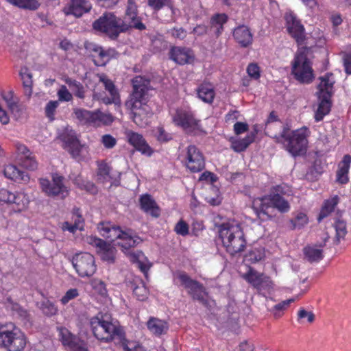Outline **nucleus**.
Returning a JSON list of instances; mask_svg holds the SVG:
<instances>
[{
    "label": "nucleus",
    "mask_w": 351,
    "mask_h": 351,
    "mask_svg": "<svg viewBox=\"0 0 351 351\" xmlns=\"http://www.w3.org/2000/svg\"><path fill=\"white\" fill-rule=\"evenodd\" d=\"M92 27L95 31L105 34L112 40H117L121 34L130 32L132 29L140 31L146 29L138 13L128 12H125L123 17L105 12L93 23Z\"/></svg>",
    "instance_id": "nucleus-1"
},
{
    "label": "nucleus",
    "mask_w": 351,
    "mask_h": 351,
    "mask_svg": "<svg viewBox=\"0 0 351 351\" xmlns=\"http://www.w3.org/2000/svg\"><path fill=\"white\" fill-rule=\"evenodd\" d=\"M150 81L143 77L136 76L132 80V92L125 102V107L132 114V119L136 125H142L139 116L145 115L150 118L152 108L147 104Z\"/></svg>",
    "instance_id": "nucleus-2"
},
{
    "label": "nucleus",
    "mask_w": 351,
    "mask_h": 351,
    "mask_svg": "<svg viewBox=\"0 0 351 351\" xmlns=\"http://www.w3.org/2000/svg\"><path fill=\"white\" fill-rule=\"evenodd\" d=\"M219 233L223 246L230 254L233 256L244 250L246 241L239 225L223 223L219 227Z\"/></svg>",
    "instance_id": "nucleus-3"
},
{
    "label": "nucleus",
    "mask_w": 351,
    "mask_h": 351,
    "mask_svg": "<svg viewBox=\"0 0 351 351\" xmlns=\"http://www.w3.org/2000/svg\"><path fill=\"white\" fill-rule=\"evenodd\" d=\"M277 143L284 144L286 149L294 157L304 155L307 150L308 140L305 132L295 130L284 127L280 136H272Z\"/></svg>",
    "instance_id": "nucleus-4"
},
{
    "label": "nucleus",
    "mask_w": 351,
    "mask_h": 351,
    "mask_svg": "<svg viewBox=\"0 0 351 351\" xmlns=\"http://www.w3.org/2000/svg\"><path fill=\"white\" fill-rule=\"evenodd\" d=\"M98 230L101 236L109 239L110 242L117 239L123 240V242L119 243V245L125 249L134 247L143 241L139 237L134 235L132 230L123 231L119 226L112 225L110 222L99 223Z\"/></svg>",
    "instance_id": "nucleus-5"
},
{
    "label": "nucleus",
    "mask_w": 351,
    "mask_h": 351,
    "mask_svg": "<svg viewBox=\"0 0 351 351\" xmlns=\"http://www.w3.org/2000/svg\"><path fill=\"white\" fill-rule=\"evenodd\" d=\"M332 75V73H328L324 76L319 77L321 82L317 86V95L319 103L315 114L316 121L322 120L324 117L328 114L330 110V98L332 95L333 84L335 83L334 81L330 80Z\"/></svg>",
    "instance_id": "nucleus-6"
},
{
    "label": "nucleus",
    "mask_w": 351,
    "mask_h": 351,
    "mask_svg": "<svg viewBox=\"0 0 351 351\" xmlns=\"http://www.w3.org/2000/svg\"><path fill=\"white\" fill-rule=\"evenodd\" d=\"M94 336L100 341L110 342L118 326L112 322L111 315L99 313L90 321Z\"/></svg>",
    "instance_id": "nucleus-7"
},
{
    "label": "nucleus",
    "mask_w": 351,
    "mask_h": 351,
    "mask_svg": "<svg viewBox=\"0 0 351 351\" xmlns=\"http://www.w3.org/2000/svg\"><path fill=\"white\" fill-rule=\"evenodd\" d=\"M291 73L301 84H310L314 78L311 62L304 52L297 53L291 63Z\"/></svg>",
    "instance_id": "nucleus-8"
},
{
    "label": "nucleus",
    "mask_w": 351,
    "mask_h": 351,
    "mask_svg": "<svg viewBox=\"0 0 351 351\" xmlns=\"http://www.w3.org/2000/svg\"><path fill=\"white\" fill-rule=\"evenodd\" d=\"M26 346L25 335L19 330L9 329L5 326H0V348L8 351H22Z\"/></svg>",
    "instance_id": "nucleus-9"
},
{
    "label": "nucleus",
    "mask_w": 351,
    "mask_h": 351,
    "mask_svg": "<svg viewBox=\"0 0 351 351\" xmlns=\"http://www.w3.org/2000/svg\"><path fill=\"white\" fill-rule=\"evenodd\" d=\"M243 278L250 283L257 292L266 297V295H271L274 291V283L270 277L263 273H260L252 267H250L247 272Z\"/></svg>",
    "instance_id": "nucleus-10"
},
{
    "label": "nucleus",
    "mask_w": 351,
    "mask_h": 351,
    "mask_svg": "<svg viewBox=\"0 0 351 351\" xmlns=\"http://www.w3.org/2000/svg\"><path fill=\"white\" fill-rule=\"evenodd\" d=\"M178 278L180 285L184 287L193 300L198 301L204 306L208 305L206 299V289L202 284L195 280H193L184 271L178 274Z\"/></svg>",
    "instance_id": "nucleus-11"
},
{
    "label": "nucleus",
    "mask_w": 351,
    "mask_h": 351,
    "mask_svg": "<svg viewBox=\"0 0 351 351\" xmlns=\"http://www.w3.org/2000/svg\"><path fill=\"white\" fill-rule=\"evenodd\" d=\"M72 265L81 277L92 276L97 269L94 256L88 252L75 254L72 258Z\"/></svg>",
    "instance_id": "nucleus-12"
},
{
    "label": "nucleus",
    "mask_w": 351,
    "mask_h": 351,
    "mask_svg": "<svg viewBox=\"0 0 351 351\" xmlns=\"http://www.w3.org/2000/svg\"><path fill=\"white\" fill-rule=\"evenodd\" d=\"M173 121L178 125L181 126L187 134L193 135H197L200 132L206 134L201 128L199 121L197 120L189 112H177L173 117Z\"/></svg>",
    "instance_id": "nucleus-13"
},
{
    "label": "nucleus",
    "mask_w": 351,
    "mask_h": 351,
    "mask_svg": "<svg viewBox=\"0 0 351 351\" xmlns=\"http://www.w3.org/2000/svg\"><path fill=\"white\" fill-rule=\"evenodd\" d=\"M63 177H53L51 182L47 179H40V184L41 189L48 196L62 195V198H64L68 195V191L63 184Z\"/></svg>",
    "instance_id": "nucleus-14"
},
{
    "label": "nucleus",
    "mask_w": 351,
    "mask_h": 351,
    "mask_svg": "<svg viewBox=\"0 0 351 351\" xmlns=\"http://www.w3.org/2000/svg\"><path fill=\"white\" fill-rule=\"evenodd\" d=\"M186 165L192 172L201 171L205 167L203 154L195 145H189L187 147Z\"/></svg>",
    "instance_id": "nucleus-15"
},
{
    "label": "nucleus",
    "mask_w": 351,
    "mask_h": 351,
    "mask_svg": "<svg viewBox=\"0 0 351 351\" xmlns=\"http://www.w3.org/2000/svg\"><path fill=\"white\" fill-rule=\"evenodd\" d=\"M59 335L62 345L70 351H88L83 341H80L78 337L72 334L67 328H60Z\"/></svg>",
    "instance_id": "nucleus-16"
},
{
    "label": "nucleus",
    "mask_w": 351,
    "mask_h": 351,
    "mask_svg": "<svg viewBox=\"0 0 351 351\" xmlns=\"http://www.w3.org/2000/svg\"><path fill=\"white\" fill-rule=\"evenodd\" d=\"M60 139L64 143V148L73 158H77L80 156L82 146L74 131L66 130L60 136Z\"/></svg>",
    "instance_id": "nucleus-17"
},
{
    "label": "nucleus",
    "mask_w": 351,
    "mask_h": 351,
    "mask_svg": "<svg viewBox=\"0 0 351 351\" xmlns=\"http://www.w3.org/2000/svg\"><path fill=\"white\" fill-rule=\"evenodd\" d=\"M285 19L288 32L299 45H302L306 37L304 26L293 14H287Z\"/></svg>",
    "instance_id": "nucleus-18"
},
{
    "label": "nucleus",
    "mask_w": 351,
    "mask_h": 351,
    "mask_svg": "<svg viewBox=\"0 0 351 351\" xmlns=\"http://www.w3.org/2000/svg\"><path fill=\"white\" fill-rule=\"evenodd\" d=\"M125 135L129 143L136 150L148 156L152 155L153 150L141 134L128 130L125 132Z\"/></svg>",
    "instance_id": "nucleus-19"
},
{
    "label": "nucleus",
    "mask_w": 351,
    "mask_h": 351,
    "mask_svg": "<svg viewBox=\"0 0 351 351\" xmlns=\"http://www.w3.org/2000/svg\"><path fill=\"white\" fill-rule=\"evenodd\" d=\"M92 6L86 0H72L68 7L64 8L66 15L72 14L77 18L90 11Z\"/></svg>",
    "instance_id": "nucleus-20"
},
{
    "label": "nucleus",
    "mask_w": 351,
    "mask_h": 351,
    "mask_svg": "<svg viewBox=\"0 0 351 351\" xmlns=\"http://www.w3.org/2000/svg\"><path fill=\"white\" fill-rule=\"evenodd\" d=\"M170 58L179 64L191 63L193 60L192 51L186 47H173L169 51Z\"/></svg>",
    "instance_id": "nucleus-21"
},
{
    "label": "nucleus",
    "mask_w": 351,
    "mask_h": 351,
    "mask_svg": "<svg viewBox=\"0 0 351 351\" xmlns=\"http://www.w3.org/2000/svg\"><path fill=\"white\" fill-rule=\"evenodd\" d=\"M236 41L243 47H247L252 43L253 35L250 28L245 25L236 27L233 32Z\"/></svg>",
    "instance_id": "nucleus-22"
},
{
    "label": "nucleus",
    "mask_w": 351,
    "mask_h": 351,
    "mask_svg": "<svg viewBox=\"0 0 351 351\" xmlns=\"http://www.w3.org/2000/svg\"><path fill=\"white\" fill-rule=\"evenodd\" d=\"M127 285L132 290L137 300L144 301L147 298L149 291L141 278H134L132 280L128 281Z\"/></svg>",
    "instance_id": "nucleus-23"
},
{
    "label": "nucleus",
    "mask_w": 351,
    "mask_h": 351,
    "mask_svg": "<svg viewBox=\"0 0 351 351\" xmlns=\"http://www.w3.org/2000/svg\"><path fill=\"white\" fill-rule=\"evenodd\" d=\"M141 208L145 213L150 214L152 217H158L160 216V208L155 200L149 194H145L139 199Z\"/></svg>",
    "instance_id": "nucleus-24"
},
{
    "label": "nucleus",
    "mask_w": 351,
    "mask_h": 351,
    "mask_svg": "<svg viewBox=\"0 0 351 351\" xmlns=\"http://www.w3.org/2000/svg\"><path fill=\"white\" fill-rule=\"evenodd\" d=\"M271 195L264 196L263 197L260 199V203L258 205L253 204L252 208L257 217L262 219L265 220V219L262 218L263 216H266L267 219H271L273 216L269 213V209L273 208V205L271 204Z\"/></svg>",
    "instance_id": "nucleus-25"
},
{
    "label": "nucleus",
    "mask_w": 351,
    "mask_h": 351,
    "mask_svg": "<svg viewBox=\"0 0 351 351\" xmlns=\"http://www.w3.org/2000/svg\"><path fill=\"white\" fill-rule=\"evenodd\" d=\"M351 163V156L346 154L343 156L342 161L339 165L337 171L336 181L341 184H346L349 182L348 172Z\"/></svg>",
    "instance_id": "nucleus-26"
},
{
    "label": "nucleus",
    "mask_w": 351,
    "mask_h": 351,
    "mask_svg": "<svg viewBox=\"0 0 351 351\" xmlns=\"http://www.w3.org/2000/svg\"><path fill=\"white\" fill-rule=\"evenodd\" d=\"M228 21L226 14H217L210 19L209 32H213L215 36L219 37L223 31V25Z\"/></svg>",
    "instance_id": "nucleus-27"
},
{
    "label": "nucleus",
    "mask_w": 351,
    "mask_h": 351,
    "mask_svg": "<svg viewBox=\"0 0 351 351\" xmlns=\"http://www.w3.org/2000/svg\"><path fill=\"white\" fill-rule=\"evenodd\" d=\"M3 173L6 178L16 182L23 181L26 182L29 180V176L23 171L19 169L15 165H7Z\"/></svg>",
    "instance_id": "nucleus-28"
},
{
    "label": "nucleus",
    "mask_w": 351,
    "mask_h": 351,
    "mask_svg": "<svg viewBox=\"0 0 351 351\" xmlns=\"http://www.w3.org/2000/svg\"><path fill=\"white\" fill-rule=\"evenodd\" d=\"M256 134L257 130L254 129L245 138L233 141L232 143V149L237 152H243L254 141Z\"/></svg>",
    "instance_id": "nucleus-29"
},
{
    "label": "nucleus",
    "mask_w": 351,
    "mask_h": 351,
    "mask_svg": "<svg viewBox=\"0 0 351 351\" xmlns=\"http://www.w3.org/2000/svg\"><path fill=\"white\" fill-rule=\"evenodd\" d=\"M147 325L148 329L156 335L167 332L169 328L167 322L155 317H151Z\"/></svg>",
    "instance_id": "nucleus-30"
},
{
    "label": "nucleus",
    "mask_w": 351,
    "mask_h": 351,
    "mask_svg": "<svg viewBox=\"0 0 351 351\" xmlns=\"http://www.w3.org/2000/svg\"><path fill=\"white\" fill-rule=\"evenodd\" d=\"M19 75L23 81L25 95L29 98L32 94V74L27 67L24 66L21 68Z\"/></svg>",
    "instance_id": "nucleus-31"
},
{
    "label": "nucleus",
    "mask_w": 351,
    "mask_h": 351,
    "mask_svg": "<svg viewBox=\"0 0 351 351\" xmlns=\"http://www.w3.org/2000/svg\"><path fill=\"white\" fill-rule=\"evenodd\" d=\"M303 253L304 259L311 263H317L324 258L322 250L314 246L305 247L303 249Z\"/></svg>",
    "instance_id": "nucleus-32"
},
{
    "label": "nucleus",
    "mask_w": 351,
    "mask_h": 351,
    "mask_svg": "<svg viewBox=\"0 0 351 351\" xmlns=\"http://www.w3.org/2000/svg\"><path fill=\"white\" fill-rule=\"evenodd\" d=\"M197 95L199 99L206 103H212L215 97L213 87L210 84H202L197 90Z\"/></svg>",
    "instance_id": "nucleus-33"
},
{
    "label": "nucleus",
    "mask_w": 351,
    "mask_h": 351,
    "mask_svg": "<svg viewBox=\"0 0 351 351\" xmlns=\"http://www.w3.org/2000/svg\"><path fill=\"white\" fill-rule=\"evenodd\" d=\"M74 114L82 124L95 123L98 117L97 113L84 109H75Z\"/></svg>",
    "instance_id": "nucleus-34"
},
{
    "label": "nucleus",
    "mask_w": 351,
    "mask_h": 351,
    "mask_svg": "<svg viewBox=\"0 0 351 351\" xmlns=\"http://www.w3.org/2000/svg\"><path fill=\"white\" fill-rule=\"evenodd\" d=\"M339 202V197L337 195H335L331 199L326 200L317 217V221L320 222L324 218L326 217L332 213Z\"/></svg>",
    "instance_id": "nucleus-35"
},
{
    "label": "nucleus",
    "mask_w": 351,
    "mask_h": 351,
    "mask_svg": "<svg viewBox=\"0 0 351 351\" xmlns=\"http://www.w3.org/2000/svg\"><path fill=\"white\" fill-rule=\"evenodd\" d=\"M271 195V202L273 205V208H276L282 213H287L290 209V205L282 195L278 193L273 194Z\"/></svg>",
    "instance_id": "nucleus-36"
},
{
    "label": "nucleus",
    "mask_w": 351,
    "mask_h": 351,
    "mask_svg": "<svg viewBox=\"0 0 351 351\" xmlns=\"http://www.w3.org/2000/svg\"><path fill=\"white\" fill-rule=\"evenodd\" d=\"M117 54L118 53L114 49L109 48L107 50H104L101 48L98 56L99 60H95V64L104 66L112 58H114Z\"/></svg>",
    "instance_id": "nucleus-37"
},
{
    "label": "nucleus",
    "mask_w": 351,
    "mask_h": 351,
    "mask_svg": "<svg viewBox=\"0 0 351 351\" xmlns=\"http://www.w3.org/2000/svg\"><path fill=\"white\" fill-rule=\"evenodd\" d=\"M334 228L336 231V235L334 239V243L335 245H339L341 239H344L346 235L348 233L347 231V224L346 221L343 219H337L335 222Z\"/></svg>",
    "instance_id": "nucleus-38"
},
{
    "label": "nucleus",
    "mask_w": 351,
    "mask_h": 351,
    "mask_svg": "<svg viewBox=\"0 0 351 351\" xmlns=\"http://www.w3.org/2000/svg\"><path fill=\"white\" fill-rule=\"evenodd\" d=\"M10 310L14 316L18 317L24 323H27L30 322V314L26 309L23 308L19 304L12 303L10 306Z\"/></svg>",
    "instance_id": "nucleus-39"
},
{
    "label": "nucleus",
    "mask_w": 351,
    "mask_h": 351,
    "mask_svg": "<svg viewBox=\"0 0 351 351\" xmlns=\"http://www.w3.org/2000/svg\"><path fill=\"white\" fill-rule=\"evenodd\" d=\"M65 82L76 97L80 99L85 97L84 87L82 83L69 77L65 80Z\"/></svg>",
    "instance_id": "nucleus-40"
},
{
    "label": "nucleus",
    "mask_w": 351,
    "mask_h": 351,
    "mask_svg": "<svg viewBox=\"0 0 351 351\" xmlns=\"http://www.w3.org/2000/svg\"><path fill=\"white\" fill-rule=\"evenodd\" d=\"M100 250L102 251L101 257L103 261H106L108 263H114L115 254L117 252V250L114 247L112 246L110 243L107 242L106 246L101 247Z\"/></svg>",
    "instance_id": "nucleus-41"
},
{
    "label": "nucleus",
    "mask_w": 351,
    "mask_h": 351,
    "mask_svg": "<svg viewBox=\"0 0 351 351\" xmlns=\"http://www.w3.org/2000/svg\"><path fill=\"white\" fill-rule=\"evenodd\" d=\"M40 309L47 317H52L58 313V309L56 304L49 300H45L40 302Z\"/></svg>",
    "instance_id": "nucleus-42"
},
{
    "label": "nucleus",
    "mask_w": 351,
    "mask_h": 351,
    "mask_svg": "<svg viewBox=\"0 0 351 351\" xmlns=\"http://www.w3.org/2000/svg\"><path fill=\"white\" fill-rule=\"evenodd\" d=\"M97 176V180L101 183L109 182L110 180V167L105 162L99 163Z\"/></svg>",
    "instance_id": "nucleus-43"
},
{
    "label": "nucleus",
    "mask_w": 351,
    "mask_h": 351,
    "mask_svg": "<svg viewBox=\"0 0 351 351\" xmlns=\"http://www.w3.org/2000/svg\"><path fill=\"white\" fill-rule=\"evenodd\" d=\"M19 163L22 167L29 171H34L38 168V162L32 154L25 158H19Z\"/></svg>",
    "instance_id": "nucleus-44"
},
{
    "label": "nucleus",
    "mask_w": 351,
    "mask_h": 351,
    "mask_svg": "<svg viewBox=\"0 0 351 351\" xmlns=\"http://www.w3.org/2000/svg\"><path fill=\"white\" fill-rule=\"evenodd\" d=\"M134 258L136 261V263L138 264V267L140 269V270L145 275H147L152 264L148 261L147 258L144 256V254L141 252L135 255Z\"/></svg>",
    "instance_id": "nucleus-45"
},
{
    "label": "nucleus",
    "mask_w": 351,
    "mask_h": 351,
    "mask_svg": "<svg viewBox=\"0 0 351 351\" xmlns=\"http://www.w3.org/2000/svg\"><path fill=\"white\" fill-rule=\"evenodd\" d=\"M111 341H114L115 344L121 346L124 351H125V346H128V341L125 339V332L120 327H117L116 329Z\"/></svg>",
    "instance_id": "nucleus-46"
},
{
    "label": "nucleus",
    "mask_w": 351,
    "mask_h": 351,
    "mask_svg": "<svg viewBox=\"0 0 351 351\" xmlns=\"http://www.w3.org/2000/svg\"><path fill=\"white\" fill-rule=\"evenodd\" d=\"M11 3L19 8L31 10H36L40 5L37 0H11Z\"/></svg>",
    "instance_id": "nucleus-47"
},
{
    "label": "nucleus",
    "mask_w": 351,
    "mask_h": 351,
    "mask_svg": "<svg viewBox=\"0 0 351 351\" xmlns=\"http://www.w3.org/2000/svg\"><path fill=\"white\" fill-rule=\"evenodd\" d=\"M308 219L306 214L300 213H298L294 219H291L290 220V223L291 224V228L292 230L294 229H301L308 223Z\"/></svg>",
    "instance_id": "nucleus-48"
},
{
    "label": "nucleus",
    "mask_w": 351,
    "mask_h": 351,
    "mask_svg": "<svg viewBox=\"0 0 351 351\" xmlns=\"http://www.w3.org/2000/svg\"><path fill=\"white\" fill-rule=\"evenodd\" d=\"M323 171V167L320 160H315L313 165L309 169V171L306 173V177L308 179L317 178L322 174Z\"/></svg>",
    "instance_id": "nucleus-49"
},
{
    "label": "nucleus",
    "mask_w": 351,
    "mask_h": 351,
    "mask_svg": "<svg viewBox=\"0 0 351 351\" xmlns=\"http://www.w3.org/2000/svg\"><path fill=\"white\" fill-rule=\"evenodd\" d=\"M99 81L104 83L105 89L109 92L112 97L114 99L118 97L119 93L112 80L108 79L105 75H102L99 77Z\"/></svg>",
    "instance_id": "nucleus-50"
},
{
    "label": "nucleus",
    "mask_w": 351,
    "mask_h": 351,
    "mask_svg": "<svg viewBox=\"0 0 351 351\" xmlns=\"http://www.w3.org/2000/svg\"><path fill=\"white\" fill-rule=\"evenodd\" d=\"M293 301V299L284 300L276 304L270 311L274 314L275 318H279L282 316V313L280 312L285 310Z\"/></svg>",
    "instance_id": "nucleus-51"
},
{
    "label": "nucleus",
    "mask_w": 351,
    "mask_h": 351,
    "mask_svg": "<svg viewBox=\"0 0 351 351\" xmlns=\"http://www.w3.org/2000/svg\"><path fill=\"white\" fill-rule=\"evenodd\" d=\"M17 199H19V195H16L6 189L0 190V201L11 204L16 202Z\"/></svg>",
    "instance_id": "nucleus-52"
},
{
    "label": "nucleus",
    "mask_w": 351,
    "mask_h": 351,
    "mask_svg": "<svg viewBox=\"0 0 351 351\" xmlns=\"http://www.w3.org/2000/svg\"><path fill=\"white\" fill-rule=\"evenodd\" d=\"M58 101H70L73 99L72 94L68 90L64 85L61 86L57 93Z\"/></svg>",
    "instance_id": "nucleus-53"
},
{
    "label": "nucleus",
    "mask_w": 351,
    "mask_h": 351,
    "mask_svg": "<svg viewBox=\"0 0 351 351\" xmlns=\"http://www.w3.org/2000/svg\"><path fill=\"white\" fill-rule=\"evenodd\" d=\"M58 106L59 101H49L45 107L46 116L51 120L53 119L54 113Z\"/></svg>",
    "instance_id": "nucleus-54"
},
{
    "label": "nucleus",
    "mask_w": 351,
    "mask_h": 351,
    "mask_svg": "<svg viewBox=\"0 0 351 351\" xmlns=\"http://www.w3.org/2000/svg\"><path fill=\"white\" fill-rule=\"evenodd\" d=\"M169 4V0H147V5L154 11H158Z\"/></svg>",
    "instance_id": "nucleus-55"
},
{
    "label": "nucleus",
    "mask_w": 351,
    "mask_h": 351,
    "mask_svg": "<svg viewBox=\"0 0 351 351\" xmlns=\"http://www.w3.org/2000/svg\"><path fill=\"white\" fill-rule=\"evenodd\" d=\"M298 320L306 318L307 322L310 324L315 321V315L312 311H308L304 308H301L298 313Z\"/></svg>",
    "instance_id": "nucleus-56"
},
{
    "label": "nucleus",
    "mask_w": 351,
    "mask_h": 351,
    "mask_svg": "<svg viewBox=\"0 0 351 351\" xmlns=\"http://www.w3.org/2000/svg\"><path fill=\"white\" fill-rule=\"evenodd\" d=\"M175 231L178 234L186 236L189 234V226L183 220H180L175 226Z\"/></svg>",
    "instance_id": "nucleus-57"
},
{
    "label": "nucleus",
    "mask_w": 351,
    "mask_h": 351,
    "mask_svg": "<svg viewBox=\"0 0 351 351\" xmlns=\"http://www.w3.org/2000/svg\"><path fill=\"white\" fill-rule=\"evenodd\" d=\"M73 215L74 217V224L77 225V227H80L79 230H84V219L80 213V208H73Z\"/></svg>",
    "instance_id": "nucleus-58"
},
{
    "label": "nucleus",
    "mask_w": 351,
    "mask_h": 351,
    "mask_svg": "<svg viewBox=\"0 0 351 351\" xmlns=\"http://www.w3.org/2000/svg\"><path fill=\"white\" fill-rule=\"evenodd\" d=\"M247 72L248 75L254 80H257L260 77V69L257 64H250L247 68Z\"/></svg>",
    "instance_id": "nucleus-59"
},
{
    "label": "nucleus",
    "mask_w": 351,
    "mask_h": 351,
    "mask_svg": "<svg viewBox=\"0 0 351 351\" xmlns=\"http://www.w3.org/2000/svg\"><path fill=\"white\" fill-rule=\"evenodd\" d=\"M264 253L260 250H254L250 252L247 256L248 260L252 263H256L264 258Z\"/></svg>",
    "instance_id": "nucleus-60"
},
{
    "label": "nucleus",
    "mask_w": 351,
    "mask_h": 351,
    "mask_svg": "<svg viewBox=\"0 0 351 351\" xmlns=\"http://www.w3.org/2000/svg\"><path fill=\"white\" fill-rule=\"evenodd\" d=\"M101 142L106 148L111 149L116 145L117 140L110 134H105L101 138Z\"/></svg>",
    "instance_id": "nucleus-61"
},
{
    "label": "nucleus",
    "mask_w": 351,
    "mask_h": 351,
    "mask_svg": "<svg viewBox=\"0 0 351 351\" xmlns=\"http://www.w3.org/2000/svg\"><path fill=\"white\" fill-rule=\"evenodd\" d=\"M78 295V291L77 289H71L68 290L65 295L62 298L61 302L63 304H67L71 300L74 299Z\"/></svg>",
    "instance_id": "nucleus-62"
},
{
    "label": "nucleus",
    "mask_w": 351,
    "mask_h": 351,
    "mask_svg": "<svg viewBox=\"0 0 351 351\" xmlns=\"http://www.w3.org/2000/svg\"><path fill=\"white\" fill-rule=\"evenodd\" d=\"M87 242L88 243L94 245L97 247H99V249L102 247H106L107 243L106 241L99 238L92 236L87 238Z\"/></svg>",
    "instance_id": "nucleus-63"
},
{
    "label": "nucleus",
    "mask_w": 351,
    "mask_h": 351,
    "mask_svg": "<svg viewBox=\"0 0 351 351\" xmlns=\"http://www.w3.org/2000/svg\"><path fill=\"white\" fill-rule=\"evenodd\" d=\"M157 138L159 141L167 142L169 141L171 137L169 134L167 133L163 128H158Z\"/></svg>",
    "instance_id": "nucleus-64"
}]
</instances>
